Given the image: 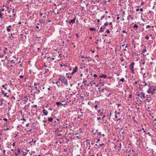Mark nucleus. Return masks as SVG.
<instances>
[{"instance_id": "f257e3e1", "label": "nucleus", "mask_w": 156, "mask_h": 156, "mask_svg": "<svg viewBox=\"0 0 156 156\" xmlns=\"http://www.w3.org/2000/svg\"><path fill=\"white\" fill-rule=\"evenodd\" d=\"M135 95L138 96L136 98L141 101L145 98V94L143 92H140V94L138 92H136L135 94Z\"/></svg>"}, {"instance_id": "f03ea898", "label": "nucleus", "mask_w": 156, "mask_h": 156, "mask_svg": "<svg viewBox=\"0 0 156 156\" xmlns=\"http://www.w3.org/2000/svg\"><path fill=\"white\" fill-rule=\"evenodd\" d=\"M59 78L58 80L60 81L62 83L66 85V86H67L68 85V81L66 78L61 75H59Z\"/></svg>"}, {"instance_id": "7ed1b4c3", "label": "nucleus", "mask_w": 156, "mask_h": 156, "mask_svg": "<svg viewBox=\"0 0 156 156\" xmlns=\"http://www.w3.org/2000/svg\"><path fill=\"white\" fill-rule=\"evenodd\" d=\"M155 90H156V87L154 86H150L149 87L148 90L147 91V92L148 94H153Z\"/></svg>"}, {"instance_id": "20e7f679", "label": "nucleus", "mask_w": 156, "mask_h": 156, "mask_svg": "<svg viewBox=\"0 0 156 156\" xmlns=\"http://www.w3.org/2000/svg\"><path fill=\"white\" fill-rule=\"evenodd\" d=\"M64 102L63 101H62L61 102H57L56 103V104L57 106H58L59 105L63 106L65 107V106L66 105L67 103L66 102H64V104H62V103Z\"/></svg>"}, {"instance_id": "39448f33", "label": "nucleus", "mask_w": 156, "mask_h": 156, "mask_svg": "<svg viewBox=\"0 0 156 156\" xmlns=\"http://www.w3.org/2000/svg\"><path fill=\"white\" fill-rule=\"evenodd\" d=\"M108 22H106L104 24V25L101 27L100 28V30L99 31V32H104V30L102 29V27H103V28L104 29L105 28V26L107 25H108Z\"/></svg>"}, {"instance_id": "423d86ee", "label": "nucleus", "mask_w": 156, "mask_h": 156, "mask_svg": "<svg viewBox=\"0 0 156 156\" xmlns=\"http://www.w3.org/2000/svg\"><path fill=\"white\" fill-rule=\"evenodd\" d=\"M44 107L42 108V109H43V113L45 115L47 116L48 114V112L47 110L44 109Z\"/></svg>"}, {"instance_id": "0eeeda50", "label": "nucleus", "mask_w": 156, "mask_h": 156, "mask_svg": "<svg viewBox=\"0 0 156 156\" xmlns=\"http://www.w3.org/2000/svg\"><path fill=\"white\" fill-rule=\"evenodd\" d=\"M149 151H151V154H150V155H152V156H155V154H154V150L153 149H152L150 148L149 149Z\"/></svg>"}, {"instance_id": "6e6552de", "label": "nucleus", "mask_w": 156, "mask_h": 156, "mask_svg": "<svg viewBox=\"0 0 156 156\" xmlns=\"http://www.w3.org/2000/svg\"><path fill=\"white\" fill-rule=\"evenodd\" d=\"M76 18L75 17L73 19L69 21V23L70 24L75 23V22Z\"/></svg>"}, {"instance_id": "1a4fd4ad", "label": "nucleus", "mask_w": 156, "mask_h": 156, "mask_svg": "<svg viewBox=\"0 0 156 156\" xmlns=\"http://www.w3.org/2000/svg\"><path fill=\"white\" fill-rule=\"evenodd\" d=\"M135 65V62H132L130 66H129V69H133L134 68V66Z\"/></svg>"}, {"instance_id": "9d476101", "label": "nucleus", "mask_w": 156, "mask_h": 156, "mask_svg": "<svg viewBox=\"0 0 156 156\" xmlns=\"http://www.w3.org/2000/svg\"><path fill=\"white\" fill-rule=\"evenodd\" d=\"M12 27L11 25H9L8 26L6 27V30L8 32H10L11 31V30L10 28Z\"/></svg>"}, {"instance_id": "9b49d317", "label": "nucleus", "mask_w": 156, "mask_h": 156, "mask_svg": "<svg viewBox=\"0 0 156 156\" xmlns=\"http://www.w3.org/2000/svg\"><path fill=\"white\" fill-rule=\"evenodd\" d=\"M1 92L2 94L4 95V96L6 97H9V95H7V93H5V91L3 90H2Z\"/></svg>"}, {"instance_id": "f8f14e48", "label": "nucleus", "mask_w": 156, "mask_h": 156, "mask_svg": "<svg viewBox=\"0 0 156 156\" xmlns=\"http://www.w3.org/2000/svg\"><path fill=\"white\" fill-rule=\"evenodd\" d=\"M17 152H15V155H19V154H20V150L19 148H18L17 149Z\"/></svg>"}, {"instance_id": "ddd939ff", "label": "nucleus", "mask_w": 156, "mask_h": 156, "mask_svg": "<svg viewBox=\"0 0 156 156\" xmlns=\"http://www.w3.org/2000/svg\"><path fill=\"white\" fill-rule=\"evenodd\" d=\"M99 77L100 78L103 77L104 79H106L107 77V76L105 74H102V75H100Z\"/></svg>"}, {"instance_id": "4468645a", "label": "nucleus", "mask_w": 156, "mask_h": 156, "mask_svg": "<svg viewBox=\"0 0 156 156\" xmlns=\"http://www.w3.org/2000/svg\"><path fill=\"white\" fill-rule=\"evenodd\" d=\"M78 69V67L77 66H75L74 68L73 69V73H75L77 72Z\"/></svg>"}, {"instance_id": "2eb2a0df", "label": "nucleus", "mask_w": 156, "mask_h": 156, "mask_svg": "<svg viewBox=\"0 0 156 156\" xmlns=\"http://www.w3.org/2000/svg\"><path fill=\"white\" fill-rule=\"evenodd\" d=\"M156 119H155L154 121V122H153V125L154 127L156 129Z\"/></svg>"}, {"instance_id": "dca6fc26", "label": "nucleus", "mask_w": 156, "mask_h": 156, "mask_svg": "<svg viewBox=\"0 0 156 156\" xmlns=\"http://www.w3.org/2000/svg\"><path fill=\"white\" fill-rule=\"evenodd\" d=\"M39 22L40 23H42L43 25L44 24H45V21L44 20H39Z\"/></svg>"}, {"instance_id": "f3484780", "label": "nucleus", "mask_w": 156, "mask_h": 156, "mask_svg": "<svg viewBox=\"0 0 156 156\" xmlns=\"http://www.w3.org/2000/svg\"><path fill=\"white\" fill-rule=\"evenodd\" d=\"M133 28H136L135 30H136L138 28V26L136 24H135L133 26Z\"/></svg>"}, {"instance_id": "a211bd4d", "label": "nucleus", "mask_w": 156, "mask_h": 156, "mask_svg": "<svg viewBox=\"0 0 156 156\" xmlns=\"http://www.w3.org/2000/svg\"><path fill=\"white\" fill-rule=\"evenodd\" d=\"M98 89L99 90V91L100 92H104V90H105V89L104 88H102L101 90H100V88L99 87L98 88Z\"/></svg>"}, {"instance_id": "6ab92c4d", "label": "nucleus", "mask_w": 156, "mask_h": 156, "mask_svg": "<svg viewBox=\"0 0 156 156\" xmlns=\"http://www.w3.org/2000/svg\"><path fill=\"white\" fill-rule=\"evenodd\" d=\"M7 83H5L4 85L2 86V87L4 88L6 90L7 88L5 87V86H7Z\"/></svg>"}, {"instance_id": "aec40b11", "label": "nucleus", "mask_w": 156, "mask_h": 156, "mask_svg": "<svg viewBox=\"0 0 156 156\" xmlns=\"http://www.w3.org/2000/svg\"><path fill=\"white\" fill-rule=\"evenodd\" d=\"M96 135L98 136H100L101 135V133L100 132H98V131L97 132Z\"/></svg>"}, {"instance_id": "412c9836", "label": "nucleus", "mask_w": 156, "mask_h": 156, "mask_svg": "<svg viewBox=\"0 0 156 156\" xmlns=\"http://www.w3.org/2000/svg\"><path fill=\"white\" fill-rule=\"evenodd\" d=\"M53 118H48V121L50 122H51L53 121Z\"/></svg>"}, {"instance_id": "4be33fe9", "label": "nucleus", "mask_w": 156, "mask_h": 156, "mask_svg": "<svg viewBox=\"0 0 156 156\" xmlns=\"http://www.w3.org/2000/svg\"><path fill=\"white\" fill-rule=\"evenodd\" d=\"M146 149H148L149 148H148V147H147L146 148ZM147 153L148 154V155H150V154H151V151H149V150H147Z\"/></svg>"}, {"instance_id": "5701e85b", "label": "nucleus", "mask_w": 156, "mask_h": 156, "mask_svg": "<svg viewBox=\"0 0 156 156\" xmlns=\"http://www.w3.org/2000/svg\"><path fill=\"white\" fill-rule=\"evenodd\" d=\"M89 29L91 31H93L95 30V29L94 28L90 27Z\"/></svg>"}, {"instance_id": "b1692460", "label": "nucleus", "mask_w": 156, "mask_h": 156, "mask_svg": "<svg viewBox=\"0 0 156 156\" xmlns=\"http://www.w3.org/2000/svg\"><path fill=\"white\" fill-rule=\"evenodd\" d=\"M3 13L2 12H0V18H1L2 19H3Z\"/></svg>"}, {"instance_id": "393cba45", "label": "nucleus", "mask_w": 156, "mask_h": 156, "mask_svg": "<svg viewBox=\"0 0 156 156\" xmlns=\"http://www.w3.org/2000/svg\"><path fill=\"white\" fill-rule=\"evenodd\" d=\"M49 72V69H46V70H45V71L44 72V73L45 74L46 73H47Z\"/></svg>"}, {"instance_id": "a878e982", "label": "nucleus", "mask_w": 156, "mask_h": 156, "mask_svg": "<svg viewBox=\"0 0 156 156\" xmlns=\"http://www.w3.org/2000/svg\"><path fill=\"white\" fill-rule=\"evenodd\" d=\"M35 88L36 90H37L38 94L39 93H40V90L39 89H38L37 88V87H35Z\"/></svg>"}, {"instance_id": "bb28decb", "label": "nucleus", "mask_w": 156, "mask_h": 156, "mask_svg": "<svg viewBox=\"0 0 156 156\" xmlns=\"http://www.w3.org/2000/svg\"><path fill=\"white\" fill-rule=\"evenodd\" d=\"M42 17L43 18H45L47 17V18H48V15H46V16H42Z\"/></svg>"}, {"instance_id": "cd10ccee", "label": "nucleus", "mask_w": 156, "mask_h": 156, "mask_svg": "<svg viewBox=\"0 0 156 156\" xmlns=\"http://www.w3.org/2000/svg\"><path fill=\"white\" fill-rule=\"evenodd\" d=\"M120 81H122V82H124V79L123 78H122L120 80Z\"/></svg>"}, {"instance_id": "c85d7f7f", "label": "nucleus", "mask_w": 156, "mask_h": 156, "mask_svg": "<svg viewBox=\"0 0 156 156\" xmlns=\"http://www.w3.org/2000/svg\"><path fill=\"white\" fill-rule=\"evenodd\" d=\"M145 38L147 40H148L149 39V37L148 36H147L145 37Z\"/></svg>"}, {"instance_id": "c756f323", "label": "nucleus", "mask_w": 156, "mask_h": 156, "mask_svg": "<svg viewBox=\"0 0 156 156\" xmlns=\"http://www.w3.org/2000/svg\"><path fill=\"white\" fill-rule=\"evenodd\" d=\"M81 57L82 58H87V57H86V56L84 57L83 55H82L81 56Z\"/></svg>"}, {"instance_id": "7c9ffc66", "label": "nucleus", "mask_w": 156, "mask_h": 156, "mask_svg": "<svg viewBox=\"0 0 156 156\" xmlns=\"http://www.w3.org/2000/svg\"><path fill=\"white\" fill-rule=\"evenodd\" d=\"M120 59L121 61L123 62L124 60V58L123 57H121L120 58Z\"/></svg>"}, {"instance_id": "2f4dec72", "label": "nucleus", "mask_w": 156, "mask_h": 156, "mask_svg": "<svg viewBox=\"0 0 156 156\" xmlns=\"http://www.w3.org/2000/svg\"><path fill=\"white\" fill-rule=\"evenodd\" d=\"M130 69L131 70V72L132 73H134V71L133 69Z\"/></svg>"}, {"instance_id": "473e14b6", "label": "nucleus", "mask_w": 156, "mask_h": 156, "mask_svg": "<svg viewBox=\"0 0 156 156\" xmlns=\"http://www.w3.org/2000/svg\"><path fill=\"white\" fill-rule=\"evenodd\" d=\"M109 25H111V27L113 28V26L112 25V22H110L109 23Z\"/></svg>"}, {"instance_id": "72a5a7b5", "label": "nucleus", "mask_w": 156, "mask_h": 156, "mask_svg": "<svg viewBox=\"0 0 156 156\" xmlns=\"http://www.w3.org/2000/svg\"><path fill=\"white\" fill-rule=\"evenodd\" d=\"M4 11V9H0V12H3Z\"/></svg>"}, {"instance_id": "f704fd0d", "label": "nucleus", "mask_w": 156, "mask_h": 156, "mask_svg": "<svg viewBox=\"0 0 156 156\" xmlns=\"http://www.w3.org/2000/svg\"><path fill=\"white\" fill-rule=\"evenodd\" d=\"M98 106L97 105H95L94 106V108L96 110H97V108H98Z\"/></svg>"}, {"instance_id": "c9c22d12", "label": "nucleus", "mask_w": 156, "mask_h": 156, "mask_svg": "<svg viewBox=\"0 0 156 156\" xmlns=\"http://www.w3.org/2000/svg\"><path fill=\"white\" fill-rule=\"evenodd\" d=\"M146 51V49H143V51H142V52L143 53H144Z\"/></svg>"}, {"instance_id": "e433bc0d", "label": "nucleus", "mask_w": 156, "mask_h": 156, "mask_svg": "<svg viewBox=\"0 0 156 156\" xmlns=\"http://www.w3.org/2000/svg\"><path fill=\"white\" fill-rule=\"evenodd\" d=\"M116 105L118 107H119L121 105V104L120 103H117Z\"/></svg>"}, {"instance_id": "4c0bfd02", "label": "nucleus", "mask_w": 156, "mask_h": 156, "mask_svg": "<svg viewBox=\"0 0 156 156\" xmlns=\"http://www.w3.org/2000/svg\"><path fill=\"white\" fill-rule=\"evenodd\" d=\"M4 54L0 55V58H3L4 56Z\"/></svg>"}, {"instance_id": "58836bf2", "label": "nucleus", "mask_w": 156, "mask_h": 156, "mask_svg": "<svg viewBox=\"0 0 156 156\" xmlns=\"http://www.w3.org/2000/svg\"><path fill=\"white\" fill-rule=\"evenodd\" d=\"M11 62L12 63H15V61L13 60H11Z\"/></svg>"}, {"instance_id": "ea45409f", "label": "nucleus", "mask_w": 156, "mask_h": 156, "mask_svg": "<svg viewBox=\"0 0 156 156\" xmlns=\"http://www.w3.org/2000/svg\"><path fill=\"white\" fill-rule=\"evenodd\" d=\"M106 32H107V33H108V34H109V33H110V31L109 30V29H108L107 30V31H106Z\"/></svg>"}, {"instance_id": "a19ab883", "label": "nucleus", "mask_w": 156, "mask_h": 156, "mask_svg": "<svg viewBox=\"0 0 156 156\" xmlns=\"http://www.w3.org/2000/svg\"><path fill=\"white\" fill-rule=\"evenodd\" d=\"M117 113H116L115 115V118H116V119L118 118V117L117 115Z\"/></svg>"}, {"instance_id": "79ce46f5", "label": "nucleus", "mask_w": 156, "mask_h": 156, "mask_svg": "<svg viewBox=\"0 0 156 156\" xmlns=\"http://www.w3.org/2000/svg\"><path fill=\"white\" fill-rule=\"evenodd\" d=\"M139 82V81L138 80V81H136L135 83H133L134 84H137L138 82Z\"/></svg>"}, {"instance_id": "37998d69", "label": "nucleus", "mask_w": 156, "mask_h": 156, "mask_svg": "<svg viewBox=\"0 0 156 156\" xmlns=\"http://www.w3.org/2000/svg\"><path fill=\"white\" fill-rule=\"evenodd\" d=\"M100 115L101 116L103 114V112H100Z\"/></svg>"}, {"instance_id": "c03bdc74", "label": "nucleus", "mask_w": 156, "mask_h": 156, "mask_svg": "<svg viewBox=\"0 0 156 156\" xmlns=\"http://www.w3.org/2000/svg\"><path fill=\"white\" fill-rule=\"evenodd\" d=\"M151 26L150 25H147V26H146V28H150V27Z\"/></svg>"}, {"instance_id": "a18cd8bd", "label": "nucleus", "mask_w": 156, "mask_h": 156, "mask_svg": "<svg viewBox=\"0 0 156 156\" xmlns=\"http://www.w3.org/2000/svg\"><path fill=\"white\" fill-rule=\"evenodd\" d=\"M100 83L101 85L102 86H104V84L103 83L101 82Z\"/></svg>"}, {"instance_id": "49530a36", "label": "nucleus", "mask_w": 156, "mask_h": 156, "mask_svg": "<svg viewBox=\"0 0 156 156\" xmlns=\"http://www.w3.org/2000/svg\"><path fill=\"white\" fill-rule=\"evenodd\" d=\"M98 130L97 129L96 130V132L94 133V135H96L97 132L98 131Z\"/></svg>"}, {"instance_id": "de8ad7c7", "label": "nucleus", "mask_w": 156, "mask_h": 156, "mask_svg": "<svg viewBox=\"0 0 156 156\" xmlns=\"http://www.w3.org/2000/svg\"><path fill=\"white\" fill-rule=\"evenodd\" d=\"M40 84V83H38V84H37L36 83H34V86H36L37 85L39 84Z\"/></svg>"}, {"instance_id": "09e8293b", "label": "nucleus", "mask_w": 156, "mask_h": 156, "mask_svg": "<svg viewBox=\"0 0 156 156\" xmlns=\"http://www.w3.org/2000/svg\"><path fill=\"white\" fill-rule=\"evenodd\" d=\"M67 78H69L71 79V78H72V76L71 75V76H68L67 77Z\"/></svg>"}, {"instance_id": "8fccbe9b", "label": "nucleus", "mask_w": 156, "mask_h": 156, "mask_svg": "<svg viewBox=\"0 0 156 156\" xmlns=\"http://www.w3.org/2000/svg\"><path fill=\"white\" fill-rule=\"evenodd\" d=\"M15 143L16 142H14L13 144H12V145L13 147H14L15 146Z\"/></svg>"}, {"instance_id": "3c124183", "label": "nucleus", "mask_w": 156, "mask_h": 156, "mask_svg": "<svg viewBox=\"0 0 156 156\" xmlns=\"http://www.w3.org/2000/svg\"><path fill=\"white\" fill-rule=\"evenodd\" d=\"M144 86H146L147 85V83L145 82V81H144Z\"/></svg>"}, {"instance_id": "603ef678", "label": "nucleus", "mask_w": 156, "mask_h": 156, "mask_svg": "<svg viewBox=\"0 0 156 156\" xmlns=\"http://www.w3.org/2000/svg\"><path fill=\"white\" fill-rule=\"evenodd\" d=\"M141 131V129H137V130H136V131H137V132H140V131Z\"/></svg>"}, {"instance_id": "864d4df0", "label": "nucleus", "mask_w": 156, "mask_h": 156, "mask_svg": "<svg viewBox=\"0 0 156 156\" xmlns=\"http://www.w3.org/2000/svg\"><path fill=\"white\" fill-rule=\"evenodd\" d=\"M122 32H123V33H126V31L125 30H123L122 31Z\"/></svg>"}, {"instance_id": "5fc2aeb1", "label": "nucleus", "mask_w": 156, "mask_h": 156, "mask_svg": "<svg viewBox=\"0 0 156 156\" xmlns=\"http://www.w3.org/2000/svg\"><path fill=\"white\" fill-rule=\"evenodd\" d=\"M23 76H22V75H20V78H23Z\"/></svg>"}, {"instance_id": "6e6d98bb", "label": "nucleus", "mask_w": 156, "mask_h": 156, "mask_svg": "<svg viewBox=\"0 0 156 156\" xmlns=\"http://www.w3.org/2000/svg\"><path fill=\"white\" fill-rule=\"evenodd\" d=\"M104 17H105V16H102L101 17L100 20H102V19H103Z\"/></svg>"}, {"instance_id": "4d7b16f0", "label": "nucleus", "mask_w": 156, "mask_h": 156, "mask_svg": "<svg viewBox=\"0 0 156 156\" xmlns=\"http://www.w3.org/2000/svg\"><path fill=\"white\" fill-rule=\"evenodd\" d=\"M100 119H101L100 117H97V120H98V121L100 120Z\"/></svg>"}, {"instance_id": "13d9d810", "label": "nucleus", "mask_w": 156, "mask_h": 156, "mask_svg": "<svg viewBox=\"0 0 156 156\" xmlns=\"http://www.w3.org/2000/svg\"><path fill=\"white\" fill-rule=\"evenodd\" d=\"M32 106L34 108H36L37 107V105H33V106Z\"/></svg>"}, {"instance_id": "bf43d9fd", "label": "nucleus", "mask_w": 156, "mask_h": 156, "mask_svg": "<svg viewBox=\"0 0 156 156\" xmlns=\"http://www.w3.org/2000/svg\"><path fill=\"white\" fill-rule=\"evenodd\" d=\"M87 80H85L84 79H83V83H84L86 82Z\"/></svg>"}, {"instance_id": "052dcab7", "label": "nucleus", "mask_w": 156, "mask_h": 156, "mask_svg": "<svg viewBox=\"0 0 156 156\" xmlns=\"http://www.w3.org/2000/svg\"><path fill=\"white\" fill-rule=\"evenodd\" d=\"M94 76L95 77H97V74H94Z\"/></svg>"}, {"instance_id": "680f3d73", "label": "nucleus", "mask_w": 156, "mask_h": 156, "mask_svg": "<svg viewBox=\"0 0 156 156\" xmlns=\"http://www.w3.org/2000/svg\"><path fill=\"white\" fill-rule=\"evenodd\" d=\"M26 102H27V100H25L24 101V103H24V104H26Z\"/></svg>"}, {"instance_id": "e2e57ef3", "label": "nucleus", "mask_w": 156, "mask_h": 156, "mask_svg": "<svg viewBox=\"0 0 156 156\" xmlns=\"http://www.w3.org/2000/svg\"><path fill=\"white\" fill-rule=\"evenodd\" d=\"M112 94L111 93H109L108 94V97H109L111 94Z\"/></svg>"}, {"instance_id": "0e129e2a", "label": "nucleus", "mask_w": 156, "mask_h": 156, "mask_svg": "<svg viewBox=\"0 0 156 156\" xmlns=\"http://www.w3.org/2000/svg\"><path fill=\"white\" fill-rule=\"evenodd\" d=\"M3 120H4L5 121H7V119L6 118H4L3 119Z\"/></svg>"}, {"instance_id": "69168bd1", "label": "nucleus", "mask_w": 156, "mask_h": 156, "mask_svg": "<svg viewBox=\"0 0 156 156\" xmlns=\"http://www.w3.org/2000/svg\"><path fill=\"white\" fill-rule=\"evenodd\" d=\"M43 122H44V123H46L47 122V121L46 120H44L42 121Z\"/></svg>"}, {"instance_id": "338daca9", "label": "nucleus", "mask_w": 156, "mask_h": 156, "mask_svg": "<svg viewBox=\"0 0 156 156\" xmlns=\"http://www.w3.org/2000/svg\"><path fill=\"white\" fill-rule=\"evenodd\" d=\"M129 97L130 98H131L132 97V95L131 94H130L129 95Z\"/></svg>"}, {"instance_id": "774afa93", "label": "nucleus", "mask_w": 156, "mask_h": 156, "mask_svg": "<svg viewBox=\"0 0 156 156\" xmlns=\"http://www.w3.org/2000/svg\"><path fill=\"white\" fill-rule=\"evenodd\" d=\"M75 35H76V36L77 38L79 37L78 34H76Z\"/></svg>"}]
</instances>
